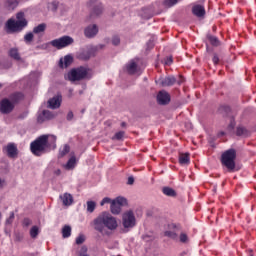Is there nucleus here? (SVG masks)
Instances as JSON below:
<instances>
[{"label":"nucleus","mask_w":256,"mask_h":256,"mask_svg":"<svg viewBox=\"0 0 256 256\" xmlns=\"http://www.w3.org/2000/svg\"><path fill=\"white\" fill-rule=\"evenodd\" d=\"M53 149H57V137L53 135H41L30 144V151L35 157H41Z\"/></svg>","instance_id":"obj_1"},{"label":"nucleus","mask_w":256,"mask_h":256,"mask_svg":"<svg viewBox=\"0 0 256 256\" xmlns=\"http://www.w3.org/2000/svg\"><path fill=\"white\" fill-rule=\"evenodd\" d=\"M95 231L101 233V235H109V231H115L119 226L117 224V218L113 217L109 212L100 213L97 218L93 220ZM107 229L109 231H107Z\"/></svg>","instance_id":"obj_2"},{"label":"nucleus","mask_w":256,"mask_h":256,"mask_svg":"<svg viewBox=\"0 0 256 256\" xmlns=\"http://www.w3.org/2000/svg\"><path fill=\"white\" fill-rule=\"evenodd\" d=\"M16 19H17L16 21L13 19H9L6 22L8 33H19L20 31H23L25 27H27L28 22H27V19H25L24 12H18L16 14Z\"/></svg>","instance_id":"obj_3"},{"label":"nucleus","mask_w":256,"mask_h":256,"mask_svg":"<svg viewBox=\"0 0 256 256\" xmlns=\"http://www.w3.org/2000/svg\"><path fill=\"white\" fill-rule=\"evenodd\" d=\"M89 71V68L84 66L73 68L67 73V75H65V79L66 81H70L71 83L83 81L91 77V75H89Z\"/></svg>","instance_id":"obj_4"},{"label":"nucleus","mask_w":256,"mask_h":256,"mask_svg":"<svg viewBox=\"0 0 256 256\" xmlns=\"http://www.w3.org/2000/svg\"><path fill=\"white\" fill-rule=\"evenodd\" d=\"M235 159H237V151L233 148L226 150L221 155V163L228 171H235Z\"/></svg>","instance_id":"obj_5"},{"label":"nucleus","mask_w":256,"mask_h":256,"mask_svg":"<svg viewBox=\"0 0 256 256\" xmlns=\"http://www.w3.org/2000/svg\"><path fill=\"white\" fill-rule=\"evenodd\" d=\"M122 225L126 233L129 231V229H133V227L137 225V219L135 218V213H133V210H128L123 213Z\"/></svg>","instance_id":"obj_6"},{"label":"nucleus","mask_w":256,"mask_h":256,"mask_svg":"<svg viewBox=\"0 0 256 256\" xmlns=\"http://www.w3.org/2000/svg\"><path fill=\"white\" fill-rule=\"evenodd\" d=\"M73 43H75V40L71 36H62L50 41V45L56 49H65V47H69V45H73Z\"/></svg>","instance_id":"obj_7"},{"label":"nucleus","mask_w":256,"mask_h":256,"mask_svg":"<svg viewBox=\"0 0 256 256\" xmlns=\"http://www.w3.org/2000/svg\"><path fill=\"white\" fill-rule=\"evenodd\" d=\"M127 205V199L123 197H117L112 200L110 204V211L112 215H119L121 213V207Z\"/></svg>","instance_id":"obj_8"},{"label":"nucleus","mask_w":256,"mask_h":256,"mask_svg":"<svg viewBox=\"0 0 256 256\" xmlns=\"http://www.w3.org/2000/svg\"><path fill=\"white\" fill-rule=\"evenodd\" d=\"M14 110L15 106L8 98H4L0 101V113L2 115H9L10 113H13Z\"/></svg>","instance_id":"obj_9"},{"label":"nucleus","mask_w":256,"mask_h":256,"mask_svg":"<svg viewBox=\"0 0 256 256\" xmlns=\"http://www.w3.org/2000/svg\"><path fill=\"white\" fill-rule=\"evenodd\" d=\"M161 87H173L175 83L181 85L183 83V78L180 76L179 79L175 78V76H167L165 78H161L159 80Z\"/></svg>","instance_id":"obj_10"},{"label":"nucleus","mask_w":256,"mask_h":256,"mask_svg":"<svg viewBox=\"0 0 256 256\" xmlns=\"http://www.w3.org/2000/svg\"><path fill=\"white\" fill-rule=\"evenodd\" d=\"M96 35H99V25L90 24L84 28V36L86 39H95Z\"/></svg>","instance_id":"obj_11"},{"label":"nucleus","mask_w":256,"mask_h":256,"mask_svg":"<svg viewBox=\"0 0 256 256\" xmlns=\"http://www.w3.org/2000/svg\"><path fill=\"white\" fill-rule=\"evenodd\" d=\"M97 51V49L95 48H86L81 50L78 55L77 58L80 61H89V59H91L93 56H95V52Z\"/></svg>","instance_id":"obj_12"},{"label":"nucleus","mask_w":256,"mask_h":256,"mask_svg":"<svg viewBox=\"0 0 256 256\" xmlns=\"http://www.w3.org/2000/svg\"><path fill=\"white\" fill-rule=\"evenodd\" d=\"M158 105H169L171 103V95L167 91L161 90L156 97Z\"/></svg>","instance_id":"obj_13"},{"label":"nucleus","mask_w":256,"mask_h":256,"mask_svg":"<svg viewBox=\"0 0 256 256\" xmlns=\"http://www.w3.org/2000/svg\"><path fill=\"white\" fill-rule=\"evenodd\" d=\"M63 101V96L58 94L48 100V109H59L61 107V103Z\"/></svg>","instance_id":"obj_14"},{"label":"nucleus","mask_w":256,"mask_h":256,"mask_svg":"<svg viewBox=\"0 0 256 256\" xmlns=\"http://www.w3.org/2000/svg\"><path fill=\"white\" fill-rule=\"evenodd\" d=\"M4 150L6 151L8 157H10L11 159H15L19 151L15 143H9L6 147H4Z\"/></svg>","instance_id":"obj_15"},{"label":"nucleus","mask_w":256,"mask_h":256,"mask_svg":"<svg viewBox=\"0 0 256 256\" xmlns=\"http://www.w3.org/2000/svg\"><path fill=\"white\" fill-rule=\"evenodd\" d=\"M73 63V55L68 54L64 56V58H60L59 67L61 69H67Z\"/></svg>","instance_id":"obj_16"},{"label":"nucleus","mask_w":256,"mask_h":256,"mask_svg":"<svg viewBox=\"0 0 256 256\" xmlns=\"http://www.w3.org/2000/svg\"><path fill=\"white\" fill-rule=\"evenodd\" d=\"M8 100L14 105H18V103H21L23 101V93L21 92H15L9 95Z\"/></svg>","instance_id":"obj_17"},{"label":"nucleus","mask_w":256,"mask_h":256,"mask_svg":"<svg viewBox=\"0 0 256 256\" xmlns=\"http://www.w3.org/2000/svg\"><path fill=\"white\" fill-rule=\"evenodd\" d=\"M100 15H103V4L98 3L97 5L92 7L90 17H100Z\"/></svg>","instance_id":"obj_18"},{"label":"nucleus","mask_w":256,"mask_h":256,"mask_svg":"<svg viewBox=\"0 0 256 256\" xmlns=\"http://www.w3.org/2000/svg\"><path fill=\"white\" fill-rule=\"evenodd\" d=\"M60 199L66 207H69L70 205H73V195L70 193H64L60 196Z\"/></svg>","instance_id":"obj_19"},{"label":"nucleus","mask_w":256,"mask_h":256,"mask_svg":"<svg viewBox=\"0 0 256 256\" xmlns=\"http://www.w3.org/2000/svg\"><path fill=\"white\" fill-rule=\"evenodd\" d=\"M192 13L196 17H205V7L201 5H195L192 8Z\"/></svg>","instance_id":"obj_20"},{"label":"nucleus","mask_w":256,"mask_h":256,"mask_svg":"<svg viewBox=\"0 0 256 256\" xmlns=\"http://www.w3.org/2000/svg\"><path fill=\"white\" fill-rule=\"evenodd\" d=\"M8 55L11 57V59H14V61H23V59H21V55L19 54L18 48H11L8 51Z\"/></svg>","instance_id":"obj_21"},{"label":"nucleus","mask_w":256,"mask_h":256,"mask_svg":"<svg viewBox=\"0 0 256 256\" xmlns=\"http://www.w3.org/2000/svg\"><path fill=\"white\" fill-rule=\"evenodd\" d=\"M191 154H189V152L186 153H179V163L180 165H189L190 163V157Z\"/></svg>","instance_id":"obj_22"},{"label":"nucleus","mask_w":256,"mask_h":256,"mask_svg":"<svg viewBox=\"0 0 256 256\" xmlns=\"http://www.w3.org/2000/svg\"><path fill=\"white\" fill-rule=\"evenodd\" d=\"M236 135L237 137H249L251 135V132L243 126H238L236 129Z\"/></svg>","instance_id":"obj_23"},{"label":"nucleus","mask_w":256,"mask_h":256,"mask_svg":"<svg viewBox=\"0 0 256 256\" xmlns=\"http://www.w3.org/2000/svg\"><path fill=\"white\" fill-rule=\"evenodd\" d=\"M18 5H19L18 0H6L5 2V7L9 11H13L14 9H17Z\"/></svg>","instance_id":"obj_24"},{"label":"nucleus","mask_w":256,"mask_h":256,"mask_svg":"<svg viewBox=\"0 0 256 256\" xmlns=\"http://www.w3.org/2000/svg\"><path fill=\"white\" fill-rule=\"evenodd\" d=\"M45 29H47V24L41 23L33 28V33L35 35H41V33H45Z\"/></svg>","instance_id":"obj_25"},{"label":"nucleus","mask_w":256,"mask_h":256,"mask_svg":"<svg viewBox=\"0 0 256 256\" xmlns=\"http://www.w3.org/2000/svg\"><path fill=\"white\" fill-rule=\"evenodd\" d=\"M207 39L211 43V45H213V47H219L221 45L219 38H217L216 36L207 34Z\"/></svg>","instance_id":"obj_26"},{"label":"nucleus","mask_w":256,"mask_h":256,"mask_svg":"<svg viewBox=\"0 0 256 256\" xmlns=\"http://www.w3.org/2000/svg\"><path fill=\"white\" fill-rule=\"evenodd\" d=\"M75 165H77V158L75 156H71L68 162L65 165V169L71 170L75 169Z\"/></svg>","instance_id":"obj_27"},{"label":"nucleus","mask_w":256,"mask_h":256,"mask_svg":"<svg viewBox=\"0 0 256 256\" xmlns=\"http://www.w3.org/2000/svg\"><path fill=\"white\" fill-rule=\"evenodd\" d=\"M162 193L166 195L167 197H177V192L171 187H164L162 189Z\"/></svg>","instance_id":"obj_28"},{"label":"nucleus","mask_w":256,"mask_h":256,"mask_svg":"<svg viewBox=\"0 0 256 256\" xmlns=\"http://www.w3.org/2000/svg\"><path fill=\"white\" fill-rule=\"evenodd\" d=\"M126 69L130 75H134L137 72V63L131 61L129 64L126 65Z\"/></svg>","instance_id":"obj_29"},{"label":"nucleus","mask_w":256,"mask_h":256,"mask_svg":"<svg viewBox=\"0 0 256 256\" xmlns=\"http://www.w3.org/2000/svg\"><path fill=\"white\" fill-rule=\"evenodd\" d=\"M62 237H63L64 239H67L68 237H71V226L65 225V226L62 228Z\"/></svg>","instance_id":"obj_30"},{"label":"nucleus","mask_w":256,"mask_h":256,"mask_svg":"<svg viewBox=\"0 0 256 256\" xmlns=\"http://www.w3.org/2000/svg\"><path fill=\"white\" fill-rule=\"evenodd\" d=\"M86 205H87L88 213H93V211H95V209L97 207V203L95 201H87Z\"/></svg>","instance_id":"obj_31"},{"label":"nucleus","mask_w":256,"mask_h":256,"mask_svg":"<svg viewBox=\"0 0 256 256\" xmlns=\"http://www.w3.org/2000/svg\"><path fill=\"white\" fill-rule=\"evenodd\" d=\"M142 19H151L153 17V13H151V10L144 8L141 12Z\"/></svg>","instance_id":"obj_32"},{"label":"nucleus","mask_w":256,"mask_h":256,"mask_svg":"<svg viewBox=\"0 0 256 256\" xmlns=\"http://www.w3.org/2000/svg\"><path fill=\"white\" fill-rule=\"evenodd\" d=\"M37 235H39V227L33 226L30 229V236L32 239H37Z\"/></svg>","instance_id":"obj_33"},{"label":"nucleus","mask_w":256,"mask_h":256,"mask_svg":"<svg viewBox=\"0 0 256 256\" xmlns=\"http://www.w3.org/2000/svg\"><path fill=\"white\" fill-rule=\"evenodd\" d=\"M70 151H71V147H69L68 144H65L64 148L59 152V157H65V155H67V153H69Z\"/></svg>","instance_id":"obj_34"},{"label":"nucleus","mask_w":256,"mask_h":256,"mask_svg":"<svg viewBox=\"0 0 256 256\" xmlns=\"http://www.w3.org/2000/svg\"><path fill=\"white\" fill-rule=\"evenodd\" d=\"M123 137H125V132L124 131H119L117 132L113 137H112V140L115 141V139L117 141H122L123 140Z\"/></svg>","instance_id":"obj_35"},{"label":"nucleus","mask_w":256,"mask_h":256,"mask_svg":"<svg viewBox=\"0 0 256 256\" xmlns=\"http://www.w3.org/2000/svg\"><path fill=\"white\" fill-rule=\"evenodd\" d=\"M34 37H35V36L33 35V32L27 33V34L24 36V41H25V43H31V42H33Z\"/></svg>","instance_id":"obj_36"},{"label":"nucleus","mask_w":256,"mask_h":256,"mask_svg":"<svg viewBox=\"0 0 256 256\" xmlns=\"http://www.w3.org/2000/svg\"><path fill=\"white\" fill-rule=\"evenodd\" d=\"M181 0H165L164 5L165 7H173V5H177Z\"/></svg>","instance_id":"obj_37"},{"label":"nucleus","mask_w":256,"mask_h":256,"mask_svg":"<svg viewBox=\"0 0 256 256\" xmlns=\"http://www.w3.org/2000/svg\"><path fill=\"white\" fill-rule=\"evenodd\" d=\"M165 237H169L170 239H175L177 237V232L175 231H165Z\"/></svg>","instance_id":"obj_38"},{"label":"nucleus","mask_w":256,"mask_h":256,"mask_svg":"<svg viewBox=\"0 0 256 256\" xmlns=\"http://www.w3.org/2000/svg\"><path fill=\"white\" fill-rule=\"evenodd\" d=\"M45 119H53L55 117V115H53V112L49 111V110H43L42 111Z\"/></svg>","instance_id":"obj_39"},{"label":"nucleus","mask_w":256,"mask_h":256,"mask_svg":"<svg viewBox=\"0 0 256 256\" xmlns=\"http://www.w3.org/2000/svg\"><path fill=\"white\" fill-rule=\"evenodd\" d=\"M235 125H236L235 118L232 117L230 119V123L227 127V130L230 131V132L233 131V129H235Z\"/></svg>","instance_id":"obj_40"},{"label":"nucleus","mask_w":256,"mask_h":256,"mask_svg":"<svg viewBox=\"0 0 256 256\" xmlns=\"http://www.w3.org/2000/svg\"><path fill=\"white\" fill-rule=\"evenodd\" d=\"M83 243H85V236L83 234H80L76 238V245H83Z\"/></svg>","instance_id":"obj_41"},{"label":"nucleus","mask_w":256,"mask_h":256,"mask_svg":"<svg viewBox=\"0 0 256 256\" xmlns=\"http://www.w3.org/2000/svg\"><path fill=\"white\" fill-rule=\"evenodd\" d=\"M11 67H13V64L11 62H0V69H11Z\"/></svg>","instance_id":"obj_42"},{"label":"nucleus","mask_w":256,"mask_h":256,"mask_svg":"<svg viewBox=\"0 0 256 256\" xmlns=\"http://www.w3.org/2000/svg\"><path fill=\"white\" fill-rule=\"evenodd\" d=\"M120 43H121V38H119V36L112 37V45L117 47L118 45H120Z\"/></svg>","instance_id":"obj_43"},{"label":"nucleus","mask_w":256,"mask_h":256,"mask_svg":"<svg viewBox=\"0 0 256 256\" xmlns=\"http://www.w3.org/2000/svg\"><path fill=\"white\" fill-rule=\"evenodd\" d=\"M15 220V213L11 212L9 218L6 220V225H11Z\"/></svg>","instance_id":"obj_44"},{"label":"nucleus","mask_w":256,"mask_h":256,"mask_svg":"<svg viewBox=\"0 0 256 256\" xmlns=\"http://www.w3.org/2000/svg\"><path fill=\"white\" fill-rule=\"evenodd\" d=\"M106 203L111 204V203H113V200H111V198H109V197L103 198L102 201L100 202L101 207H103V205H105Z\"/></svg>","instance_id":"obj_45"},{"label":"nucleus","mask_w":256,"mask_h":256,"mask_svg":"<svg viewBox=\"0 0 256 256\" xmlns=\"http://www.w3.org/2000/svg\"><path fill=\"white\" fill-rule=\"evenodd\" d=\"M58 8H59V3H57L56 1H53V2L50 4V9H51V11H57Z\"/></svg>","instance_id":"obj_46"},{"label":"nucleus","mask_w":256,"mask_h":256,"mask_svg":"<svg viewBox=\"0 0 256 256\" xmlns=\"http://www.w3.org/2000/svg\"><path fill=\"white\" fill-rule=\"evenodd\" d=\"M188 240H189V238L187 237V234H185V233L180 234L181 243H187Z\"/></svg>","instance_id":"obj_47"},{"label":"nucleus","mask_w":256,"mask_h":256,"mask_svg":"<svg viewBox=\"0 0 256 256\" xmlns=\"http://www.w3.org/2000/svg\"><path fill=\"white\" fill-rule=\"evenodd\" d=\"M45 119H47V118H45V115H43V112H42L41 114L38 115L37 122L38 123H45Z\"/></svg>","instance_id":"obj_48"},{"label":"nucleus","mask_w":256,"mask_h":256,"mask_svg":"<svg viewBox=\"0 0 256 256\" xmlns=\"http://www.w3.org/2000/svg\"><path fill=\"white\" fill-rule=\"evenodd\" d=\"M51 45V42L49 43H45V44H42L40 46H37V49H43V50H47L49 49V46Z\"/></svg>","instance_id":"obj_49"},{"label":"nucleus","mask_w":256,"mask_h":256,"mask_svg":"<svg viewBox=\"0 0 256 256\" xmlns=\"http://www.w3.org/2000/svg\"><path fill=\"white\" fill-rule=\"evenodd\" d=\"M79 256H89L88 253H87V247L83 246L81 248Z\"/></svg>","instance_id":"obj_50"},{"label":"nucleus","mask_w":256,"mask_h":256,"mask_svg":"<svg viewBox=\"0 0 256 256\" xmlns=\"http://www.w3.org/2000/svg\"><path fill=\"white\" fill-rule=\"evenodd\" d=\"M212 61H213L214 65L219 64V55H217V53H214Z\"/></svg>","instance_id":"obj_51"},{"label":"nucleus","mask_w":256,"mask_h":256,"mask_svg":"<svg viewBox=\"0 0 256 256\" xmlns=\"http://www.w3.org/2000/svg\"><path fill=\"white\" fill-rule=\"evenodd\" d=\"M31 223H33V222H32L31 219H29V218H25V219L23 220V225H24L25 227H29V225H31Z\"/></svg>","instance_id":"obj_52"},{"label":"nucleus","mask_w":256,"mask_h":256,"mask_svg":"<svg viewBox=\"0 0 256 256\" xmlns=\"http://www.w3.org/2000/svg\"><path fill=\"white\" fill-rule=\"evenodd\" d=\"M173 63V56H169L165 60V65H171Z\"/></svg>","instance_id":"obj_53"},{"label":"nucleus","mask_w":256,"mask_h":256,"mask_svg":"<svg viewBox=\"0 0 256 256\" xmlns=\"http://www.w3.org/2000/svg\"><path fill=\"white\" fill-rule=\"evenodd\" d=\"M73 117H74L73 111H70L68 112L66 119L67 121H73Z\"/></svg>","instance_id":"obj_54"},{"label":"nucleus","mask_w":256,"mask_h":256,"mask_svg":"<svg viewBox=\"0 0 256 256\" xmlns=\"http://www.w3.org/2000/svg\"><path fill=\"white\" fill-rule=\"evenodd\" d=\"M133 183H135V178H134L133 176L128 177V182H127V184H128V185H133Z\"/></svg>","instance_id":"obj_55"},{"label":"nucleus","mask_w":256,"mask_h":256,"mask_svg":"<svg viewBox=\"0 0 256 256\" xmlns=\"http://www.w3.org/2000/svg\"><path fill=\"white\" fill-rule=\"evenodd\" d=\"M99 4L98 0H90L89 5L90 7H95V5Z\"/></svg>","instance_id":"obj_56"},{"label":"nucleus","mask_w":256,"mask_h":256,"mask_svg":"<svg viewBox=\"0 0 256 256\" xmlns=\"http://www.w3.org/2000/svg\"><path fill=\"white\" fill-rule=\"evenodd\" d=\"M5 187V180L0 178V189H3Z\"/></svg>","instance_id":"obj_57"},{"label":"nucleus","mask_w":256,"mask_h":256,"mask_svg":"<svg viewBox=\"0 0 256 256\" xmlns=\"http://www.w3.org/2000/svg\"><path fill=\"white\" fill-rule=\"evenodd\" d=\"M222 109H224V111L226 112L231 111V108L229 106H223Z\"/></svg>","instance_id":"obj_58"},{"label":"nucleus","mask_w":256,"mask_h":256,"mask_svg":"<svg viewBox=\"0 0 256 256\" xmlns=\"http://www.w3.org/2000/svg\"><path fill=\"white\" fill-rule=\"evenodd\" d=\"M147 45H148V47H150V49H152L153 43H152L151 41H149V42L147 43Z\"/></svg>","instance_id":"obj_59"},{"label":"nucleus","mask_w":256,"mask_h":256,"mask_svg":"<svg viewBox=\"0 0 256 256\" xmlns=\"http://www.w3.org/2000/svg\"><path fill=\"white\" fill-rule=\"evenodd\" d=\"M97 47H98V49H103V48L105 47V45L100 44V45H98Z\"/></svg>","instance_id":"obj_60"},{"label":"nucleus","mask_w":256,"mask_h":256,"mask_svg":"<svg viewBox=\"0 0 256 256\" xmlns=\"http://www.w3.org/2000/svg\"><path fill=\"white\" fill-rule=\"evenodd\" d=\"M56 175H61V170H57Z\"/></svg>","instance_id":"obj_61"},{"label":"nucleus","mask_w":256,"mask_h":256,"mask_svg":"<svg viewBox=\"0 0 256 256\" xmlns=\"http://www.w3.org/2000/svg\"><path fill=\"white\" fill-rule=\"evenodd\" d=\"M250 256H253V250H249Z\"/></svg>","instance_id":"obj_62"},{"label":"nucleus","mask_w":256,"mask_h":256,"mask_svg":"<svg viewBox=\"0 0 256 256\" xmlns=\"http://www.w3.org/2000/svg\"><path fill=\"white\" fill-rule=\"evenodd\" d=\"M125 125H127L125 122H122V123H121V126H122V127H125Z\"/></svg>","instance_id":"obj_63"},{"label":"nucleus","mask_w":256,"mask_h":256,"mask_svg":"<svg viewBox=\"0 0 256 256\" xmlns=\"http://www.w3.org/2000/svg\"><path fill=\"white\" fill-rule=\"evenodd\" d=\"M219 135L223 136L225 135V132H220Z\"/></svg>","instance_id":"obj_64"}]
</instances>
